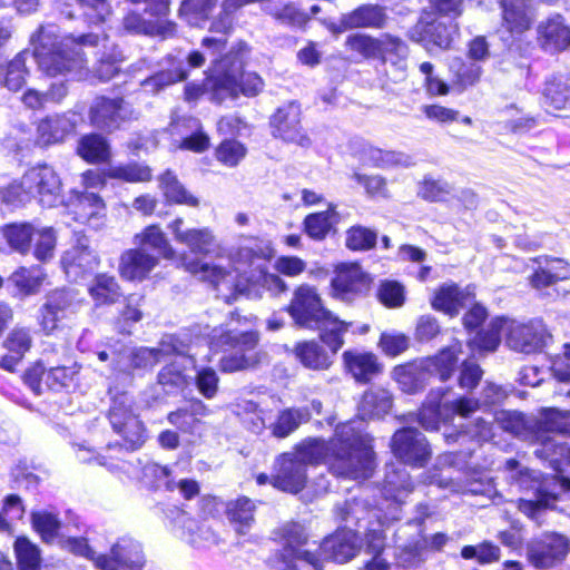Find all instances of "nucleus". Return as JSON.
I'll list each match as a JSON object with an SVG mask.
<instances>
[{"instance_id": "f257e3e1", "label": "nucleus", "mask_w": 570, "mask_h": 570, "mask_svg": "<svg viewBox=\"0 0 570 570\" xmlns=\"http://www.w3.org/2000/svg\"><path fill=\"white\" fill-rule=\"evenodd\" d=\"M307 463H325L340 476L367 479L374 469V453L368 438L353 423L340 424L328 442L309 440L295 454H283L278 459L279 469L272 484L283 491L298 492L306 481Z\"/></svg>"}, {"instance_id": "f03ea898", "label": "nucleus", "mask_w": 570, "mask_h": 570, "mask_svg": "<svg viewBox=\"0 0 570 570\" xmlns=\"http://www.w3.org/2000/svg\"><path fill=\"white\" fill-rule=\"evenodd\" d=\"M271 253L269 246L263 245L256 238H248L226 259L227 265L224 264L225 259L222 256H217L213 263L185 261L184 267L199 279L212 284L218 291V295L229 304L239 295L250 298L261 296L255 283L244 284L240 276L249 268L262 269L259 263L269 258Z\"/></svg>"}, {"instance_id": "7ed1b4c3", "label": "nucleus", "mask_w": 570, "mask_h": 570, "mask_svg": "<svg viewBox=\"0 0 570 570\" xmlns=\"http://www.w3.org/2000/svg\"><path fill=\"white\" fill-rule=\"evenodd\" d=\"M204 86L214 101L222 102L239 95L254 97L263 90L264 81L256 72L243 71L239 61L224 58L209 69Z\"/></svg>"}, {"instance_id": "20e7f679", "label": "nucleus", "mask_w": 570, "mask_h": 570, "mask_svg": "<svg viewBox=\"0 0 570 570\" xmlns=\"http://www.w3.org/2000/svg\"><path fill=\"white\" fill-rule=\"evenodd\" d=\"M239 323V317L232 320L225 328H215L210 340L212 348H229L234 353L225 355L219 362V368L223 372H236L249 368L259 362L258 353L254 352L258 343V334L253 331H240L234 326Z\"/></svg>"}, {"instance_id": "39448f33", "label": "nucleus", "mask_w": 570, "mask_h": 570, "mask_svg": "<svg viewBox=\"0 0 570 570\" xmlns=\"http://www.w3.org/2000/svg\"><path fill=\"white\" fill-rule=\"evenodd\" d=\"M61 183L56 171L49 166L30 168L19 181H13L3 191L2 198L8 204H24L33 197L47 207H52L60 194Z\"/></svg>"}, {"instance_id": "423d86ee", "label": "nucleus", "mask_w": 570, "mask_h": 570, "mask_svg": "<svg viewBox=\"0 0 570 570\" xmlns=\"http://www.w3.org/2000/svg\"><path fill=\"white\" fill-rule=\"evenodd\" d=\"M96 46L98 36L85 35L79 37V42L73 38H65L52 49L45 47L38 49L36 58L39 68L49 76L65 75L67 72L79 71L85 66V59L80 51V45Z\"/></svg>"}, {"instance_id": "0eeeda50", "label": "nucleus", "mask_w": 570, "mask_h": 570, "mask_svg": "<svg viewBox=\"0 0 570 570\" xmlns=\"http://www.w3.org/2000/svg\"><path fill=\"white\" fill-rule=\"evenodd\" d=\"M67 544L73 553L94 560L100 570H119L122 566L140 568L142 564L140 546L129 538H121L114 543L110 554L96 556L83 538L69 539Z\"/></svg>"}, {"instance_id": "6e6552de", "label": "nucleus", "mask_w": 570, "mask_h": 570, "mask_svg": "<svg viewBox=\"0 0 570 570\" xmlns=\"http://www.w3.org/2000/svg\"><path fill=\"white\" fill-rule=\"evenodd\" d=\"M504 469L508 473V478L519 487L535 489V499H521L519 502L520 511L529 518L538 520L541 514L557 501L556 495L542 491L540 473L529 470L514 459L508 460Z\"/></svg>"}, {"instance_id": "1a4fd4ad", "label": "nucleus", "mask_w": 570, "mask_h": 570, "mask_svg": "<svg viewBox=\"0 0 570 570\" xmlns=\"http://www.w3.org/2000/svg\"><path fill=\"white\" fill-rule=\"evenodd\" d=\"M283 550L279 554L281 570H321L320 559L309 551H302L306 542L304 528L298 523H286L279 530Z\"/></svg>"}, {"instance_id": "9d476101", "label": "nucleus", "mask_w": 570, "mask_h": 570, "mask_svg": "<svg viewBox=\"0 0 570 570\" xmlns=\"http://www.w3.org/2000/svg\"><path fill=\"white\" fill-rule=\"evenodd\" d=\"M78 374L77 364L46 370L41 363H36L26 371L23 380L36 394H42L46 390L58 392L75 386Z\"/></svg>"}, {"instance_id": "9b49d317", "label": "nucleus", "mask_w": 570, "mask_h": 570, "mask_svg": "<svg viewBox=\"0 0 570 570\" xmlns=\"http://www.w3.org/2000/svg\"><path fill=\"white\" fill-rule=\"evenodd\" d=\"M287 312L298 326L313 328L314 323L330 311L323 306L314 286L302 284L294 291Z\"/></svg>"}, {"instance_id": "f8f14e48", "label": "nucleus", "mask_w": 570, "mask_h": 570, "mask_svg": "<svg viewBox=\"0 0 570 570\" xmlns=\"http://www.w3.org/2000/svg\"><path fill=\"white\" fill-rule=\"evenodd\" d=\"M505 328L507 344L518 352H535L546 345L550 338L546 325L539 320L524 324L505 318Z\"/></svg>"}, {"instance_id": "ddd939ff", "label": "nucleus", "mask_w": 570, "mask_h": 570, "mask_svg": "<svg viewBox=\"0 0 570 570\" xmlns=\"http://www.w3.org/2000/svg\"><path fill=\"white\" fill-rule=\"evenodd\" d=\"M570 551L569 540L559 533H548L528 544V559L539 569L552 568L564 560Z\"/></svg>"}, {"instance_id": "4468645a", "label": "nucleus", "mask_w": 570, "mask_h": 570, "mask_svg": "<svg viewBox=\"0 0 570 570\" xmlns=\"http://www.w3.org/2000/svg\"><path fill=\"white\" fill-rule=\"evenodd\" d=\"M570 397V391L567 393ZM534 440L542 444V450H537L535 454L544 456L558 446L549 433H560L570 436V411H560L556 407H546L540 412V417L534 424Z\"/></svg>"}, {"instance_id": "2eb2a0df", "label": "nucleus", "mask_w": 570, "mask_h": 570, "mask_svg": "<svg viewBox=\"0 0 570 570\" xmlns=\"http://www.w3.org/2000/svg\"><path fill=\"white\" fill-rule=\"evenodd\" d=\"M392 450L403 463L423 466L431 456L425 436L414 429H403L393 435Z\"/></svg>"}, {"instance_id": "dca6fc26", "label": "nucleus", "mask_w": 570, "mask_h": 570, "mask_svg": "<svg viewBox=\"0 0 570 570\" xmlns=\"http://www.w3.org/2000/svg\"><path fill=\"white\" fill-rule=\"evenodd\" d=\"M453 28L430 13H424L409 31V37L431 51L433 47L448 49L452 42Z\"/></svg>"}, {"instance_id": "f3484780", "label": "nucleus", "mask_w": 570, "mask_h": 570, "mask_svg": "<svg viewBox=\"0 0 570 570\" xmlns=\"http://www.w3.org/2000/svg\"><path fill=\"white\" fill-rule=\"evenodd\" d=\"M370 284V276L356 263L340 264L331 283L334 296L342 299H351L365 293Z\"/></svg>"}, {"instance_id": "a211bd4d", "label": "nucleus", "mask_w": 570, "mask_h": 570, "mask_svg": "<svg viewBox=\"0 0 570 570\" xmlns=\"http://www.w3.org/2000/svg\"><path fill=\"white\" fill-rule=\"evenodd\" d=\"M174 239L185 245L191 253L196 255H208L218 248L217 239L214 232L208 227L186 228L183 218H176L168 225Z\"/></svg>"}, {"instance_id": "6ab92c4d", "label": "nucleus", "mask_w": 570, "mask_h": 570, "mask_svg": "<svg viewBox=\"0 0 570 570\" xmlns=\"http://www.w3.org/2000/svg\"><path fill=\"white\" fill-rule=\"evenodd\" d=\"M131 114V109L122 99L98 97L91 104L89 118L97 128L115 129L124 120L130 118Z\"/></svg>"}, {"instance_id": "aec40b11", "label": "nucleus", "mask_w": 570, "mask_h": 570, "mask_svg": "<svg viewBox=\"0 0 570 570\" xmlns=\"http://www.w3.org/2000/svg\"><path fill=\"white\" fill-rule=\"evenodd\" d=\"M274 135L283 140L295 142L299 146H308L309 138L302 132L301 128V108L295 102H291L277 109L272 118Z\"/></svg>"}, {"instance_id": "412c9836", "label": "nucleus", "mask_w": 570, "mask_h": 570, "mask_svg": "<svg viewBox=\"0 0 570 570\" xmlns=\"http://www.w3.org/2000/svg\"><path fill=\"white\" fill-rule=\"evenodd\" d=\"M61 264L67 277L77 282L99 265V258L82 237L63 253Z\"/></svg>"}, {"instance_id": "4be33fe9", "label": "nucleus", "mask_w": 570, "mask_h": 570, "mask_svg": "<svg viewBox=\"0 0 570 570\" xmlns=\"http://www.w3.org/2000/svg\"><path fill=\"white\" fill-rule=\"evenodd\" d=\"M186 351V345L174 335H166L161 338L157 347H139L130 353V366L137 370H147L154 367L164 357L177 354L181 355Z\"/></svg>"}, {"instance_id": "5701e85b", "label": "nucleus", "mask_w": 570, "mask_h": 570, "mask_svg": "<svg viewBox=\"0 0 570 570\" xmlns=\"http://www.w3.org/2000/svg\"><path fill=\"white\" fill-rule=\"evenodd\" d=\"M343 366L358 383H368L383 371V364L373 352L348 350L342 354Z\"/></svg>"}, {"instance_id": "b1692460", "label": "nucleus", "mask_w": 570, "mask_h": 570, "mask_svg": "<svg viewBox=\"0 0 570 570\" xmlns=\"http://www.w3.org/2000/svg\"><path fill=\"white\" fill-rule=\"evenodd\" d=\"M320 549L324 559L344 563L357 553L358 538L353 530H340L327 537Z\"/></svg>"}, {"instance_id": "393cba45", "label": "nucleus", "mask_w": 570, "mask_h": 570, "mask_svg": "<svg viewBox=\"0 0 570 570\" xmlns=\"http://www.w3.org/2000/svg\"><path fill=\"white\" fill-rule=\"evenodd\" d=\"M105 204L102 199L92 193L76 194L68 206V214L81 224L98 227L105 217Z\"/></svg>"}, {"instance_id": "a878e982", "label": "nucleus", "mask_w": 570, "mask_h": 570, "mask_svg": "<svg viewBox=\"0 0 570 570\" xmlns=\"http://www.w3.org/2000/svg\"><path fill=\"white\" fill-rule=\"evenodd\" d=\"M73 115L56 114L41 119L37 126V142L43 146L58 144L73 132Z\"/></svg>"}, {"instance_id": "bb28decb", "label": "nucleus", "mask_w": 570, "mask_h": 570, "mask_svg": "<svg viewBox=\"0 0 570 570\" xmlns=\"http://www.w3.org/2000/svg\"><path fill=\"white\" fill-rule=\"evenodd\" d=\"M31 346L32 336L30 330L24 327L11 330L3 341V347L7 353L0 358V367L8 372H13Z\"/></svg>"}, {"instance_id": "cd10ccee", "label": "nucleus", "mask_w": 570, "mask_h": 570, "mask_svg": "<svg viewBox=\"0 0 570 570\" xmlns=\"http://www.w3.org/2000/svg\"><path fill=\"white\" fill-rule=\"evenodd\" d=\"M158 263L156 256L140 248L128 249L120 257L119 273L125 279L142 281Z\"/></svg>"}, {"instance_id": "c85d7f7f", "label": "nucleus", "mask_w": 570, "mask_h": 570, "mask_svg": "<svg viewBox=\"0 0 570 570\" xmlns=\"http://www.w3.org/2000/svg\"><path fill=\"white\" fill-rule=\"evenodd\" d=\"M502 26L511 35H521L533 22L531 0H502Z\"/></svg>"}, {"instance_id": "c756f323", "label": "nucleus", "mask_w": 570, "mask_h": 570, "mask_svg": "<svg viewBox=\"0 0 570 570\" xmlns=\"http://www.w3.org/2000/svg\"><path fill=\"white\" fill-rule=\"evenodd\" d=\"M471 297L472 294L469 288L461 289L454 283H444L435 289L431 305L434 309L453 316L460 312Z\"/></svg>"}, {"instance_id": "7c9ffc66", "label": "nucleus", "mask_w": 570, "mask_h": 570, "mask_svg": "<svg viewBox=\"0 0 570 570\" xmlns=\"http://www.w3.org/2000/svg\"><path fill=\"white\" fill-rule=\"evenodd\" d=\"M538 31L547 50L560 51L570 45V28L560 14H554L542 21Z\"/></svg>"}, {"instance_id": "2f4dec72", "label": "nucleus", "mask_w": 570, "mask_h": 570, "mask_svg": "<svg viewBox=\"0 0 570 570\" xmlns=\"http://www.w3.org/2000/svg\"><path fill=\"white\" fill-rule=\"evenodd\" d=\"M194 361L191 358L175 360L161 367L157 375V382L167 393L183 391L190 383L191 375L188 367Z\"/></svg>"}, {"instance_id": "473e14b6", "label": "nucleus", "mask_w": 570, "mask_h": 570, "mask_svg": "<svg viewBox=\"0 0 570 570\" xmlns=\"http://www.w3.org/2000/svg\"><path fill=\"white\" fill-rule=\"evenodd\" d=\"M87 291L96 306L112 305L122 296L115 276L106 273L97 274L88 284Z\"/></svg>"}, {"instance_id": "72a5a7b5", "label": "nucleus", "mask_w": 570, "mask_h": 570, "mask_svg": "<svg viewBox=\"0 0 570 570\" xmlns=\"http://www.w3.org/2000/svg\"><path fill=\"white\" fill-rule=\"evenodd\" d=\"M460 353L461 345L456 343L446 348H443L432 357L421 360V362L429 376L436 375L441 381L444 382L452 376L456 367Z\"/></svg>"}, {"instance_id": "f704fd0d", "label": "nucleus", "mask_w": 570, "mask_h": 570, "mask_svg": "<svg viewBox=\"0 0 570 570\" xmlns=\"http://www.w3.org/2000/svg\"><path fill=\"white\" fill-rule=\"evenodd\" d=\"M350 323L338 320L331 311L314 323L320 331L321 341L336 354L344 345L343 335L347 332Z\"/></svg>"}, {"instance_id": "c9c22d12", "label": "nucleus", "mask_w": 570, "mask_h": 570, "mask_svg": "<svg viewBox=\"0 0 570 570\" xmlns=\"http://www.w3.org/2000/svg\"><path fill=\"white\" fill-rule=\"evenodd\" d=\"M124 28L132 33L159 36L163 38L173 36L176 24L168 20H145L137 12H129L122 21Z\"/></svg>"}, {"instance_id": "e433bc0d", "label": "nucleus", "mask_w": 570, "mask_h": 570, "mask_svg": "<svg viewBox=\"0 0 570 570\" xmlns=\"http://www.w3.org/2000/svg\"><path fill=\"white\" fill-rule=\"evenodd\" d=\"M135 243L140 249H153L166 259H173L176 255L167 236L157 225H149L135 235Z\"/></svg>"}, {"instance_id": "4c0bfd02", "label": "nucleus", "mask_w": 570, "mask_h": 570, "mask_svg": "<svg viewBox=\"0 0 570 570\" xmlns=\"http://www.w3.org/2000/svg\"><path fill=\"white\" fill-rule=\"evenodd\" d=\"M294 353L299 362L311 370L325 371L333 364L332 356L315 341L298 343Z\"/></svg>"}, {"instance_id": "58836bf2", "label": "nucleus", "mask_w": 570, "mask_h": 570, "mask_svg": "<svg viewBox=\"0 0 570 570\" xmlns=\"http://www.w3.org/2000/svg\"><path fill=\"white\" fill-rule=\"evenodd\" d=\"M393 379L406 393H415L423 387L429 374L420 361L395 366L392 372Z\"/></svg>"}, {"instance_id": "ea45409f", "label": "nucleus", "mask_w": 570, "mask_h": 570, "mask_svg": "<svg viewBox=\"0 0 570 570\" xmlns=\"http://www.w3.org/2000/svg\"><path fill=\"white\" fill-rule=\"evenodd\" d=\"M412 489V482L402 463L387 466L383 487L386 499L402 501L403 497L411 492Z\"/></svg>"}, {"instance_id": "a19ab883", "label": "nucleus", "mask_w": 570, "mask_h": 570, "mask_svg": "<svg viewBox=\"0 0 570 570\" xmlns=\"http://www.w3.org/2000/svg\"><path fill=\"white\" fill-rule=\"evenodd\" d=\"M218 0H181L178 17L191 27H202Z\"/></svg>"}, {"instance_id": "79ce46f5", "label": "nucleus", "mask_w": 570, "mask_h": 570, "mask_svg": "<svg viewBox=\"0 0 570 570\" xmlns=\"http://www.w3.org/2000/svg\"><path fill=\"white\" fill-rule=\"evenodd\" d=\"M255 504L247 498H240L227 505V518L238 534H245L254 523Z\"/></svg>"}, {"instance_id": "37998d69", "label": "nucleus", "mask_w": 570, "mask_h": 570, "mask_svg": "<svg viewBox=\"0 0 570 570\" xmlns=\"http://www.w3.org/2000/svg\"><path fill=\"white\" fill-rule=\"evenodd\" d=\"M385 14L377 6H363L352 13L344 16L342 23L345 28H380L383 26Z\"/></svg>"}, {"instance_id": "c03bdc74", "label": "nucleus", "mask_w": 570, "mask_h": 570, "mask_svg": "<svg viewBox=\"0 0 570 570\" xmlns=\"http://www.w3.org/2000/svg\"><path fill=\"white\" fill-rule=\"evenodd\" d=\"M46 302L66 317L77 313L85 304V298L73 288L55 289L47 295Z\"/></svg>"}, {"instance_id": "a18cd8bd", "label": "nucleus", "mask_w": 570, "mask_h": 570, "mask_svg": "<svg viewBox=\"0 0 570 570\" xmlns=\"http://www.w3.org/2000/svg\"><path fill=\"white\" fill-rule=\"evenodd\" d=\"M77 153L88 163H102L110 157L106 139L96 134L83 136L78 142Z\"/></svg>"}, {"instance_id": "49530a36", "label": "nucleus", "mask_w": 570, "mask_h": 570, "mask_svg": "<svg viewBox=\"0 0 570 570\" xmlns=\"http://www.w3.org/2000/svg\"><path fill=\"white\" fill-rule=\"evenodd\" d=\"M159 184L168 202L190 207L199 205V200L185 189L171 171L164 173L159 178Z\"/></svg>"}, {"instance_id": "de8ad7c7", "label": "nucleus", "mask_w": 570, "mask_h": 570, "mask_svg": "<svg viewBox=\"0 0 570 570\" xmlns=\"http://www.w3.org/2000/svg\"><path fill=\"white\" fill-rule=\"evenodd\" d=\"M337 223V215L332 206L327 210L306 216L304 219L305 233L315 240L326 237L334 224Z\"/></svg>"}, {"instance_id": "09e8293b", "label": "nucleus", "mask_w": 570, "mask_h": 570, "mask_svg": "<svg viewBox=\"0 0 570 570\" xmlns=\"http://www.w3.org/2000/svg\"><path fill=\"white\" fill-rule=\"evenodd\" d=\"M392 406L391 394L386 390H371L364 393L360 411L364 417L386 414Z\"/></svg>"}, {"instance_id": "8fccbe9b", "label": "nucleus", "mask_w": 570, "mask_h": 570, "mask_svg": "<svg viewBox=\"0 0 570 570\" xmlns=\"http://www.w3.org/2000/svg\"><path fill=\"white\" fill-rule=\"evenodd\" d=\"M546 105L554 110H570V78H556L544 89Z\"/></svg>"}, {"instance_id": "3c124183", "label": "nucleus", "mask_w": 570, "mask_h": 570, "mask_svg": "<svg viewBox=\"0 0 570 570\" xmlns=\"http://www.w3.org/2000/svg\"><path fill=\"white\" fill-rule=\"evenodd\" d=\"M31 525L43 542L51 543L59 534L61 522L57 514L42 510L31 513Z\"/></svg>"}, {"instance_id": "603ef678", "label": "nucleus", "mask_w": 570, "mask_h": 570, "mask_svg": "<svg viewBox=\"0 0 570 570\" xmlns=\"http://www.w3.org/2000/svg\"><path fill=\"white\" fill-rule=\"evenodd\" d=\"M14 553L19 570H40V550L27 537L17 538L14 542Z\"/></svg>"}, {"instance_id": "864d4df0", "label": "nucleus", "mask_w": 570, "mask_h": 570, "mask_svg": "<svg viewBox=\"0 0 570 570\" xmlns=\"http://www.w3.org/2000/svg\"><path fill=\"white\" fill-rule=\"evenodd\" d=\"M368 158L374 166L383 169L410 167L414 164L410 155L380 148H371L368 150Z\"/></svg>"}, {"instance_id": "5fc2aeb1", "label": "nucleus", "mask_w": 570, "mask_h": 570, "mask_svg": "<svg viewBox=\"0 0 570 570\" xmlns=\"http://www.w3.org/2000/svg\"><path fill=\"white\" fill-rule=\"evenodd\" d=\"M377 233L367 227L356 225L345 232V246L354 252H365L375 247Z\"/></svg>"}, {"instance_id": "6e6d98bb", "label": "nucleus", "mask_w": 570, "mask_h": 570, "mask_svg": "<svg viewBox=\"0 0 570 570\" xmlns=\"http://www.w3.org/2000/svg\"><path fill=\"white\" fill-rule=\"evenodd\" d=\"M501 333L507 334L505 318L495 317L491 321L489 330L478 334L471 344L479 351L493 352L500 344Z\"/></svg>"}, {"instance_id": "4d7b16f0", "label": "nucleus", "mask_w": 570, "mask_h": 570, "mask_svg": "<svg viewBox=\"0 0 570 570\" xmlns=\"http://www.w3.org/2000/svg\"><path fill=\"white\" fill-rule=\"evenodd\" d=\"M307 420V411L288 409L278 415L275 423H271V428L275 436L285 438L296 430L303 421Z\"/></svg>"}, {"instance_id": "13d9d810", "label": "nucleus", "mask_w": 570, "mask_h": 570, "mask_svg": "<svg viewBox=\"0 0 570 570\" xmlns=\"http://www.w3.org/2000/svg\"><path fill=\"white\" fill-rule=\"evenodd\" d=\"M11 282L26 295L36 293L43 283L45 274L39 268L21 267L11 275Z\"/></svg>"}, {"instance_id": "bf43d9fd", "label": "nucleus", "mask_w": 570, "mask_h": 570, "mask_svg": "<svg viewBox=\"0 0 570 570\" xmlns=\"http://www.w3.org/2000/svg\"><path fill=\"white\" fill-rule=\"evenodd\" d=\"M35 228L30 224H12L4 229V237L11 247L20 253H27L35 237Z\"/></svg>"}, {"instance_id": "052dcab7", "label": "nucleus", "mask_w": 570, "mask_h": 570, "mask_svg": "<svg viewBox=\"0 0 570 570\" xmlns=\"http://www.w3.org/2000/svg\"><path fill=\"white\" fill-rule=\"evenodd\" d=\"M132 400L127 394H120L112 399L109 410V420L114 430L124 429L129 419L137 417L132 413Z\"/></svg>"}, {"instance_id": "680f3d73", "label": "nucleus", "mask_w": 570, "mask_h": 570, "mask_svg": "<svg viewBox=\"0 0 570 570\" xmlns=\"http://www.w3.org/2000/svg\"><path fill=\"white\" fill-rule=\"evenodd\" d=\"M246 147L234 139H227L219 144L215 156L219 163L228 167L237 166L246 156Z\"/></svg>"}, {"instance_id": "e2e57ef3", "label": "nucleus", "mask_w": 570, "mask_h": 570, "mask_svg": "<svg viewBox=\"0 0 570 570\" xmlns=\"http://www.w3.org/2000/svg\"><path fill=\"white\" fill-rule=\"evenodd\" d=\"M267 12L283 24L302 27L308 20L309 16L296 9L293 4H272L267 8Z\"/></svg>"}, {"instance_id": "0e129e2a", "label": "nucleus", "mask_w": 570, "mask_h": 570, "mask_svg": "<svg viewBox=\"0 0 570 570\" xmlns=\"http://www.w3.org/2000/svg\"><path fill=\"white\" fill-rule=\"evenodd\" d=\"M107 177L121 179L128 183L147 181L151 178V171L147 166L130 164L111 167L106 173Z\"/></svg>"}, {"instance_id": "69168bd1", "label": "nucleus", "mask_w": 570, "mask_h": 570, "mask_svg": "<svg viewBox=\"0 0 570 570\" xmlns=\"http://www.w3.org/2000/svg\"><path fill=\"white\" fill-rule=\"evenodd\" d=\"M377 345L385 355L394 357L409 348L410 337L400 332H384Z\"/></svg>"}, {"instance_id": "338daca9", "label": "nucleus", "mask_w": 570, "mask_h": 570, "mask_svg": "<svg viewBox=\"0 0 570 570\" xmlns=\"http://www.w3.org/2000/svg\"><path fill=\"white\" fill-rule=\"evenodd\" d=\"M35 256L39 261L52 257L56 247V235L52 228H41L35 232Z\"/></svg>"}, {"instance_id": "774afa93", "label": "nucleus", "mask_w": 570, "mask_h": 570, "mask_svg": "<svg viewBox=\"0 0 570 570\" xmlns=\"http://www.w3.org/2000/svg\"><path fill=\"white\" fill-rule=\"evenodd\" d=\"M27 68L22 55L11 60L7 68L4 83L10 90H19L26 81Z\"/></svg>"}]
</instances>
